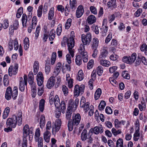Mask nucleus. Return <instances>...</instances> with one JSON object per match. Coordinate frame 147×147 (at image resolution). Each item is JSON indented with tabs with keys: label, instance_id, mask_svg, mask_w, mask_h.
I'll list each match as a JSON object with an SVG mask.
<instances>
[{
	"label": "nucleus",
	"instance_id": "1",
	"mask_svg": "<svg viewBox=\"0 0 147 147\" xmlns=\"http://www.w3.org/2000/svg\"><path fill=\"white\" fill-rule=\"evenodd\" d=\"M22 113L20 111L17 114V116L14 115L8 118L7 120L6 124L7 126H9L15 128L18 123V125H21L22 123Z\"/></svg>",
	"mask_w": 147,
	"mask_h": 147
},
{
	"label": "nucleus",
	"instance_id": "2",
	"mask_svg": "<svg viewBox=\"0 0 147 147\" xmlns=\"http://www.w3.org/2000/svg\"><path fill=\"white\" fill-rule=\"evenodd\" d=\"M23 134L24 136L23 139L22 147H27V140L26 137L30 134H32L33 129L32 127L29 128V126L26 125L23 129Z\"/></svg>",
	"mask_w": 147,
	"mask_h": 147
},
{
	"label": "nucleus",
	"instance_id": "3",
	"mask_svg": "<svg viewBox=\"0 0 147 147\" xmlns=\"http://www.w3.org/2000/svg\"><path fill=\"white\" fill-rule=\"evenodd\" d=\"M61 115L60 111L57 112L56 113V117L58 118L56 120L55 125L52 128V133L53 135H55L60 129L61 124V122L60 119H58Z\"/></svg>",
	"mask_w": 147,
	"mask_h": 147
},
{
	"label": "nucleus",
	"instance_id": "4",
	"mask_svg": "<svg viewBox=\"0 0 147 147\" xmlns=\"http://www.w3.org/2000/svg\"><path fill=\"white\" fill-rule=\"evenodd\" d=\"M74 32L73 31H72L71 32L70 35L69 37V41L68 44V49L69 53L71 57H74V51L72 49V48L74 46L75 41L74 36Z\"/></svg>",
	"mask_w": 147,
	"mask_h": 147
},
{
	"label": "nucleus",
	"instance_id": "5",
	"mask_svg": "<svg viewBox=\"0 0 147 147\" xmlns=\"http://www.w3.org/2000/svg\"><path fill=\"white\" fill-rule=\"evenodd\" d=\"M49 102L50 105L54 104L55 107L59 108L60 107V101L59 97L58 95H56L55 97L51 94L49 97Z\"/></svg>",
	"mask_w": 147,
	"mask_h": 147
},
{
	"label": "nucleus",
	"instance_id": "6",
	"mask_svg": "<svg viewBox=\"0 0 147 147\" xmlns=\"http://www.w3.org/2000/svg\"><path fill=\"white\" fill-rule=\"evenodd\" d=\"M85 45L84 44H81L78 50L82 56L83 62H87L88 61V56L87 52L85 51Z\"/></svg>",
	"mask_w": 147,
	"mask_h": 147
},
{
	"label": "nucleus",
	"instance_id": "7",
	"mask_svg": "<svg viewBox=\"0 0 147 147\" xmlns=\"http://www.w3.org/2000/svg\"><path fill=\"white\" fill-rule=\"evenodd\" d=\"M81 39L83 44L85 45H88L92 40L91 34L90 32L86 34H83L82 35Z\"/></svg>",
	"mask_w": 147,
	"mask_h": 147
},
{
	"label": "nucleus",
	"instance_id": "8",
	"mask_svg": "<svg viewBox=\"0 0 147 147\" xmlns=\"http://www.w3.org/2000/svg\"><path fill=\"white\" fill-rule=\"evenodd\" d=\"M84 87L83 85H81L80 86H79L78 85H76L74 88V96L78 97L80 93L82 94L84 92Z\"/></svg>",
	"mask_w": 147,
	"mask_h": 147
},
{
	"label": "nucleus",
	"instance_id": "9",
	"mask_svg": "<svg viewBox=\"0 0 147 147\" xmlns=\"http://www.w3.org/2000/svg\"><path fill=\"white\" fill-rule=\"evenodd\" d=\"M89 106L90 103L88 102H86L85 98L84 97H82L80 101V107L83 108L84 110L86 112L89 110L90 108Z\"/></svg>",
	"mask_w": 147,
	"mask_h": 147
},
{
	"label": "nucleus",
	"instance_id": "10",
	"mask_svg": "<svg viewBox=\"0 0 147 147\" xmlns=\"http://www.w3.org/2000/svg\"><path fill=\"white\" fill-rule=\"evenodd\" d=\"M18 64L17 63H15L14 66H10L8 70L9 76H11L13 75H16L18 71Z\"/></svg>",
	"mask_w": 147,
	"mask_h": 147
},
{
	"label": "nucleus",
	"instance_id": "11",
	"mask_svg": "<svg viewBox=\"0 0 147 147\" xmlns=\"http://www.w3.org/2000/svg\"><path fill=\"white\" fill-rule=\"evenodd\" d=\"M103 128L101 125L100 126H95L93 128H91L89 132L97 135L99 134H101L103 132Z\"/></svg>",
	"mask_w": 147,
	"mask_h": 147
},
{
	"label": "nucleus",
	"instance_id": "12",
	"mask_svg": "<svg viewBox=\"0 0 147 147\" xmlns=\"http://www.w3.org/2000/svg\"><path fill=\"white\" fill-rule=\"evenodd\" d=\"M32 13H29V15L27 17L25 13L22 14V25L23 27H26V23L28 21H29L30 20L32 16Z\"/></svg>",
	"mask_w": 147,
	"mask_h": 147
},
{
	"label": "nucleus",
	"instance_id": "13",
	"mask_svg": "<svg viewBox=\"0 0 147 147\" xmlns=\"http://www.w3.org/2000/svg\"><path fill=\"white\" fill-rule=\"evenodd\" d=\"M81 120V116L79 113L73 115L72 121L73 125L76 126L78 125L80 123Z\"/></svg>",
	"mask_w": 147,
	"mask_h": 147
},
{
	"label": "nucleus",
	"instance_id": "14",
	"mask_svg": "<svg viewBox=\"0 0 147 147\" xmlns=\"http://www.w3.org/2000/svg\"><path fill=\"white\" fill-rule=\"evenodd\" d=\"M108 52L107 48L105 47H103L101 51L98 59H105L108 55Z\"/></svg>",
	"mask_w": 147,
	"mask_h": 147
},
{
	"label": "nucleus",
	"instance_id": "15",
	"mask_svg": "<svg viewBox=\"0 0 147 147\" xmlns=\"http://www.w3.org/2000/svg\"><path fill=\"white\" fill-rule=\"evenodd\" d=\"M36 80L38 86H41L44 82V77L42 73L39 72L37 75Z\"/></svg>",
	"mask_w": 147,
	"mask_h": 147
},
{
	"label": "nucleus",
	"instance_id": "16",
	"mask_svg": "<svg viewBox=\"0 0 147 147\" xmlns=\"http://www.w3.org/2000/svg\"><path fill=\"white\" fill-rule=\"evenodd\" d=\"M55 82V77L51 76L49 79L47 84V86L49 89H51L54 86Z\"/></svg>",
	"mask_w": 147,
	"mask_h": 147
},
{
	"label": "nucleus",
	"instance_id": "17",
	"mask_svg": "<svg viewBox=\"0 0 147 147\" xmlns=\"http://www.w3.org/2000/svg\"><path fill=\"white\" fill-rule=\"evenodd\" d=\"M84 9L83 6L82 5H79L78 7L76 13V16L77 18L81 17L84 13Z\"/></svg>",
	"mask_w": 147,
	"mask_h": 147
},
{
	"label": "nucleus",
	"instance_id": "18",
	"mask_svg": "<svg viewBox=\"0 0 147 147\" xmlns=\"http://www.w3.org/2000/svg\"><path fill=\"white\" fill-rule=\"evenodd\" d=\"M12 96V89L10 86L8 87L6 91L5 94V98L7 100H9L11 97Z\"/></svg>",
	"mask_w": 147,
	"mask_h": 147
},
{
	"label": "nucleus",
	"instance_id": "19",
	"mask_svg": "<svg viewBox=\"0 0 147 147\" xmlns=\"http://www.w3.org/2000/svg\"><path fill=\"white\" fill-rule=\"evenodd\" d=\"M125 123V121L121 120L119 121L118 119H116L115 120L114 124L115 128L118 129L121 127L122 125H124Z\"/></svg>",
	"mask_w": 147,
	"mask_h": 147
},
{
	"label": "nucleus",
	"instance_id": "20",
	"mask_svg": "<svg viewBox=\"0 0 147 147\" xmlns=\"http://www.w3.org/2000/svg\"><path fill=\"white\" fill-rule=\"evenodd\" d=\"M100 64L103 66L106 67H108L111 65V63L109 61L103 59H98Z\"/></svg>",
	"mask_w": 147,
	"mask_h": 147
},
{
	"label": "nucleus",
	"instance_id": "21",
	"mask_svg": "<svg viewBox=\"0 0 147 147\" xmlns=\"http://www.w3.org/2000/svg\"><path fill=\"white\" fill-rule=\"evenodd\" d=\"M96 21V18L94 16L90 15L87 18V21L89 24H92L95 23Z\"/></svg>",
	"mask_w": 147,
	"mask_h": 147
},
{
	"label": "nucleus",
	"instance_id": "22",
	"mask_svg": "<svg viewBox=\"0 0 147 147\" xmlns=\"http://www.w3.org/2000/svg\"><path fill=\"white\" fill-rule=\"evenodd\" d=\"M88 131L87 130L84 129L81 134V139L83 141H85L87 139Z\"/></svg>",
	"mask_w": 147,
	"mask_h": 147
},
{
	"label": "nucleus",
	"instance_id": "23",
	"mask_svg": "<svg viewBox=\"0 0 147 147\" xmlns=\"http://www.w3.org/2000/svg\"><path fill=\"white\" fill-rule=\"evenodd\" d=\"M51 134V133L47 130H46L44 133V139L47 142H48L49 141Z\"/></svg>",
	"mask_w": 147,
	"mask_h": 147
},
{
	"label": "nucleus",
	"instance_id": "24",
	"mask_svg": "<svg viewBox=\"0 0 147 147\" xmlns=\"http://www.w3.org/2000/svg\"><path fill=\"white\" fill-rule=\"evenodd\" d=\"M99 40L96 38H94L92 42V48H96L98 45Z\"/></svg>",
	"mask_w": 147,
	"mask_h": 147
},
{
	"label": "nucleus",
	"instance_id": "25",
	"mask_svg": "<svg viewBox=\"0 0 147 147\" xmlns=\"http://www.w3.org/2000/svg\"><path fill=\"white\" fill-rule=\"evenodd\" d=\"M72 101L73 100L72 99H70L69 100V106L67 108H69L71 111H75L76 109L77 105L73 102L72 104L71 103Z\"/></svg>",
	"mask_w": 147,
	"mask_h": 147
},
{
	"label": "nucleus",
	"instance_id": "26",
	"mask_svg": "<svg viewBox=\"0 0 147 147\" xmlns=\"http://www.w3.org/2000/svg\"><path fill=\"white\" fill-rule=\"evenodd\" d=\"M45 123V116L42 115L41 116L40 119V127L42 129L44 127Z\"/></svg>",
	"mask_w": 147,
	"mask_h": 147
},
{
	"label": "nucleus",
	"instance_id": "27",
	"mask_svg": "<svg viewBox=\"0 0 147 147\" xmlns=\"http://www.w3.org/2000/svg\"><path fill=\"white\" fill-rule=\"evenodd\" d=\"M10 108L9 107H7L5 108L3 115V119H5L8 117L10 112Z\"/></svg>",
	"mask_w": 147,
	"mask_h": 147
},
{
	"label": "nucleus",
	"instance_id": "28",
	"mask_svg": "<svg viewBox=\"0 0 147 147\" xmlns=\"http://www.w3.org/2000/svg\"><path fill=\"white\" fill-rule=\"evenodd\" d=\"M24 49L26 50L28 49L29 46V40L28 38L25 37L24 40Z\"/></svg>",
	"mask_w": 147,
	"mask_h": 147
},
{
	"label": "nucleus",
	"instance_id": "29",
	"mask_svg": "<svg viewBox=\"0 0 147 147\" xmlns=\"http://www.w3.org/2000/svg\"><path fill=\"white\" fill-rule=\"evenodd\" d=\"M136 54L135 53H133L130 56H129L130 64H132L136 60Z\"/></svg>",
	"mask_w": 147,
	"mask_h": 147
},
{
	"label": "nucleus",
	"instance_id": "30",
	"mask_svg": "<svg viewBox=\"0 0 147 147\" xmlns=\"http://www.w3.org/2000/svg\"><path fill=\"white\" fill-rule=\"evenodd\" d=\"M102 91L100 88H98L94 94V98L96 100H98L101 94Z\"/></svg>",
	"mask_w": 147,
	"mask_h": 147
},
{
	"label": "nucleus",
	"instance_id": "31",
	"mask_svg": "<svg viewBox=\"0 0 147 147\" xmlns=\"http://www.w3.org/2000/svg\"><path fill=\"white\" fill-rule=\"evenodd\" d=\"M39 68L38 62L37 61H36L34 63L33 65V72L35 75L38 72Z\"/></svg>",
	"mask_w": 147,
	"mask_h": 147
},
{
	"label": "nucleus",
	"instance_id": "32",
	"mask_svg": "<svg viewBox=\"0 0 147 147\" xmlns=\"http://www.w3.org/2000/svg\"><path fill=\"white\" fill-rule=\"evenodd\" d=\"M84 78V73L82 70H79L77 76V79L79 81L82 80Z\"/></svg>",
	"mask_w": 147,
	"mask_h": 147
},
{
	"label": "nucleus",
	"instance_id": "33",
	"mask_svg": "<svg viewBox=\"0 0 147 147\" xmlns=\"http://www.w3.org/2000/svg\"><path fill=\"white\" fill-rule=\"evenodd\" d=\"M12 96L13 99H16L18 94V87L14 86L12 92Z\"/></svg>",
	"mask_w": 147,
	"mask_h": 147
},
{
	"label": "nucleus",
	"instance_id": "34",
	"mask_svg": "<svg viewBox=\"0 0 147 147\" xmlns=\"http://www.w3.org/2000/svg\"><path fill=\"white\" fill-rule=\"evenodd\" d=\"M45 102V100L43 99H41L39 102V109L40 111L42 112L43 111L44 109Z\"/></svg>",
	"mask_w": 147,
	"mask_h": 147
},
{
	"label": "nucleus",
	"instance_id": "35",
	"mask_svg": "<svg viewBox=\"0 0 147 147\" xmlns=\"http://www.w3.org/2000/svg\"><path fill=\"white\" fill-rule=\"evenodd\" d=\"M77 1L76 0H70V8L72 9H75L77 6Z\"/></svg>",
	"mask_w": 147,
	"mask_h": 147
},
{
	"label": "nucleus",
	"instance_id": "36",
	"mask_svg": "<svg viewBox=\"0 0 147 147\" xmlns=\"http://www.w3.org/2000/svg\"><path fill=\"white\" fill-rule=\"evenodd\" d=\"M72 113V111L67 108L66 112V118L69 121H71V118Z\"/></svg>",
	"mask_w": 147,
	"mask_h": 147
},
{
	"label": "nucleus",
	"instance_id": "37",
	"mask_svg": "<svg viewBox=\"0 0 147 147\" xmlns=\"http://www.w3.org/2000/svg\"><path fill=\"white\" fill-rule=\"evenodd\" d=\"M49 39L50 40H53L55 36V31L54 29H52L49 34Z\"/></svg>",
	"mask_w": 147,
	"mask_h": 147
},
{
	"label": "nucleus",
	"instance_id": "38",
	"mask_svg": "<svg viewBox=\"0 0 147 147\" xmlns=\"http://www.w3.org/2000/svg\"><path fill=\"white\" fill-rule=\"evenodd\" d=\"M54 8H51L49 12L48 13V19L49 20H51L53 18L54 16Z\"/></svg>",
	"mask_w": 147,
	"mask_h": 147
},
{
	"label": "nucleus",
	"instance_id": "39",
	"mask_svg": "<svg viewBox=\"0 0 147 147\" xmlns=\"http://www.w3.org/2000/svg\"><path fill=\"white\" fill-rule=\"evenodd\" d=\"M19 88L20 90L21 91H24L25 90V85L24 83V81L23 80V79L22 77H20Z\"/></svg>",
	"mask_w": 147,
	"mask_h": 147
},
{
	"label": "nucleus",
	"instance_id": "40",
	"mask_svg": "<svg viewBox=\"0 0 147 147\" xmlns=\"http://www.w3.org/2000/svg\"><path fill=\"white\" fill-rule=\"evenodd\" d=\"M76 64L78 65H80L82 63V56L80 55L77 56L75 59Z\"/></svg>",
	"mask_w": 147,
	"mask_h": 147
},
{
	"label": "nucleus",
	"instance_id": "41",
	"mask_svg": "<svg viewBox=\"0 0 147 147\" xmlns=\"http://www.w3.org/2000/svg\"><path fill=\"white\" fill-rule=\"evenodd\" d=\"M8 76L7 75H5L3 78V82L4 85L6 87L9 84Z\"/></svg>",
	"mask_w": 147,
	"mask_h": 147
},
{
	"label": "nucleus",
	"instance_id": "42",
	"mask_svg": "<svg viewBox=\"0 0 147 147\" xmlns=\"http://www.w3.org/2000/svg\"><path fill=\"white\" fill-rule=\"evenodd\" d=\"M40 131L39 128H38L36 129V131L34 137L35 139V141H37L38 140V138L40 136Z\"/></svg>",
	"mask_w": 147,
	"mask_h": 147
},
{
	"label": "nucleus",
	"instance_id": "43",
	"mask_svg": "<svg viewBox=\"0 0 147 147\" xmlns=\"http://www.w3.org/2000/svg\"><path fill=\"white\" fill-rule=\"evenodd\" d=\"M138 58L141 60L142 62L145 65L147 64L146 59L144 57L142 56L141 54L138 53Z\"/></svg>",
	"mask_w": 147,
	"mask_h": 147
},
{
	"label": "nucleus",
	"instance_id": "44",
	"mask_svg": "<svg viewBox=\"0 0 147 147\" xmlns=\"http://www.w3.org/2000/svg\"><path fill=\"white\" fill-rule=\"evenodd\" d=\"M122 76L125 79H129L130 78V75L128 71H123L122 73Z\"/></svg>",
	"mask_w": 147,
	"mask_h": 147
},
{
	"label": "nucleus",
	"instance_id": "45",
	"mask_svg": "<svg viewBox=\"0 0 147 147\" xmlns=\"http://www.w3.org/2000/svg\"><path fill=\"white\" fill-rule=\"evenodd\" d=\"M116 147H123V141L122 139L119 138L117 141Z\"/></svg>",
	"mask_w": 147,
	"mask_h": 147
},
{
	"label": "nucleus",
	"instance_id": "46",
	"mask_svg": "<svg viewBox=\"0 0 147 147\" xmlns=\"http://www.w3.org/2000/svg\"><path fill=\"white\" fill-rule=\"evenodd\" d=\"M31 87L32 97L34 98L36 94V85L34 86L33 85Z\"/></svg>",
	"mask_w": 147,
	"mask_h": 147
},
{
	"label": "nucleus",
	"instance_id": "47",
	"mask_svg": "<svg viewBox=\"0 0 147 147\" xmlns=\"http://www.w3.org/2000/svg\"><path fill=\"white\" fill-rule=\"evenodd\" d=\"M111 131L113 134L115 136H116L118 134H121L122 133L121 130L119 129L117 130L114 128H113L112 129Z\"/></svg>",
	"mask_w": 147,
	"mask_h": 147
},
{
	"label": "nucleus",
	"instance_id": "48",
	"mask_svg": "<svg viewBox=\"0 0 147 147\" xmlns=\"http://www.w3.org/2000/svg\"><path fill=\"white\" fill-rule=\"evenodd\" d=\"M96 70L97 74L99 76H101L103 72V67L101 66H99L97 67Z\"/></svg>",
	"mask_w": 147,
	"mask_h": 147
},
{
	"label": "nucleus",
	"instance_id": "49",
	"mask_svg": "<svg viewBox=\"0 0 147 147\" xmlns=\"http://www.w3.org/2000/svg\"><path fill=\"white\" fill-rule=\"evenodd\" d=\"M43 6L42 5H40L38 7L37 12V15L38 17H40L42 14V10Z\"/></svg>",
	"mask_w": 147,
	"mask_h": 147
},
{
	"label": "nucleus",
	"instance_id": "50",
	"mask_svg": "<svg viewBox=\"0 0 147 147\" xmlns=\"http://www.w3.org/2000/svg\"><path fill=\"white\" fill-rule=\"evenodd\" d=\"M106 105V102L104 100H102L98 106L99 109L100 110H102L105 108Z\"/></svg>",
	"mask_w": 147,
	"mask_h": 147
},
{
	"label": "nucleus",
	"instance_id": "51",
	"mask_svg": "<svg viewBox=\"0 0 147 147\" xmlns=\"http://www.w3.org/2000/svg\"><path fill=\"white\" fill-rule=\"evenodd\" d=\"M38 89V94L39 96H41L44 92L43 85L42 84Z\"/></svg>",
	"mask_w": 147,
	"mask_h": 147
},
{
	"label": "nucleus",
	"instance_id": "52",
	"mask_svg": "<svg viewBox=\"0 0 147 147\" xmlns=\"http://www.w3.org/2000/svg\"><path fill=\"white\" fill-rule=\"evenodd\" d=\"M69 39H68L67 37H64L63 40L61 42V45L62 47H64L66 45V43H67V46L68 47V41Z\"/></svg>",
	"mask_w": 147,
	"mask_h": 147
},
{
	"label": "nucleus",
	"instance_id": "53",
	"mask_svg": "<svg viewBox=\"0 0 147 147\" xmlns=\"http://www.w3.org/2000/svg\"><path fill=\"white\" fill-rule=\"evenodd\" d=\"M72 20L70 18L68 19L65 25V28L66 29H68L71 26Z\"/></svg>",
	"mask_w": 147,
	"mask_h": 147
},
{
	"label": "nucleus",
	"instance_id": "54",
	"mask_svg": "<svg viewBox=\"0 0 147 147\" xmlns=\"http://www.w3.org/2000/svg\"><path fill=\"white\" fill-rule=\"evenodd\" d=\"M60 106L61 107V112L62 113H64L65 112L66 109L65 103L64 101H62L61 103H60Z\"/></svg>",
	"mask_w": 147,
	"mask_h": 147
},
{
	"label": "nucleus",
	"instance_id": "55",
	"mask_svg": "<svg viewBox=\"0 0 147 147\" xmlns=\"http://www.w3.org/2000/svg\"><path fill=\"white\" fill-rule=\"evenodd\" d=\"M140 50L142 51H145V53L147 55V45L145 43L143 44L141 47Z\"/></svg>",
	"mask_w": 147,
	"mask_h": 147
},
{
	"label": "nucleus",
	"instance_id": "56",
	"mask_svg": "<svg viewBox=\"0 0 147 147\" xmlns=\"http://www.w3.org/2000/svg\"><path fill=\"white\" fill-rule=\"evenodd\" d=\"M140 134L139 131L136 130L135 134H134V139L135 141H137L138 140L140 137Z\"/></svg>",
	"mask_w": 147,
	"mask_h": 147
},
{
	"label": "nucleus",
	"instance_id": "57",
	"mask_svg": "<svg viewBox=\"0 0 147 147\" xmlns=\"http://www.w3.org/2000/svg\"><path fill=\"white\" fill-rule=\"evenodd\" d=\"M90 9L91 12L94 14L96 15L97 13V10L96 7L94 6H91Z\"/></svg>",
	"mask_w": 147,
	"mask_h": 147
},
{
	"label": "nucleus",
	"instance_id": "58",
	"mask_svg": "<svg viewBox=\"0 0 147 147\" xmlns=\"http://www.w3.org/2000/svg\"><path fill=\"white\" fill-rule=\"evenodd\" d=\"M62 32V26L60 24H59L57 28L56 32L58 36H59L61 35Z\"/></svg>",
	"mask_w": 147,
	"mask_h": 147
},
{
	"label": "nucleus",
	"instance_id": "59",
	"mask_svg": "<svg viewBox=\"0 0 147 147\" xmlns=\"http://www.w3.org/2000/svg\"><path fill=\"white\" fill-rule=\"evenodd\" d=\"M62 90L65 96H67L68 93V89L67 87L63 85L62 86Z\"/></svg>",
	"mask_w": 147,
	"mask_h": 147
},
{
	"label": "nucleus",
	"instance_id": "60",
	"mask_svg": "<svg viewBox=\"0 0 147 147\" xmlns=\"http://www.w3.org/2000/svg\"><path fill=\"white\" fill-rule=\"evenodd\" d=\"M37 20L36 17L35 16H34L32 20V25L34 27H35L37 24Z\"/></svg>",
	"mask_w": 147,
	"mask_h": 147
},
{
	"label": "nucleus",
	"instance_id": "61",
	"mask_svg": "<svg viewBox=\"0 0 147 147\" xmlns=\"http://www.w3.org/2000/svg\"><path fill=\"white\" fill-rule=\"evenodd\" d=\"M73 125H73V122L71 121H69L68 123V130L69 131H71L73 130Z\"/></svg>",
	"mask_w": 147,
	"mask_h": 147
},
{
	"label": "nucleus",
	"instance_id": "62",
	"mask_svg": "<svg viewBox=\"0 0 147 147\" xmlns=\"http://www.w3.org/2000/svg\"><path fill=\"white\" fill-rule=\"evenodd\" d=\"M61 69H60L55 67V69L53 72V75L55 76L58 75L60 72Z\"/></svg>",
	"mask_w": 147,
	"mask_h": 147
},
{
	"label": "nucleus",
	"instance_id": "63",
	"mask_svg": "<svg viewBox=\"0 0 147 147\" xmlns=\"http://www.w3.org/2000/svg\"><path fill=\"white\" fill-rule=\"evenodd\" d=\"M122 61L125 63L130 64L129 56L123 57L122 59Z\"/></svg>",
	"mask_w": 147,
	"mask_h": 147
},
{
	"label": "nucleus",
	"instance_id": "64",
	"mask_svg": "<svg viewBox=\"0 0 147 147\" xmlns=\"http://www.w3.org/2000/svg\"><path fill=\"white\" fill-rule=\"evenodd\" d=\"M118 56L115 53H113L110 57V59L113 61H116L118 58Z\"/></svg>",
	"mask_w": 147,
	"mask_h": 147
}]
</instances>
